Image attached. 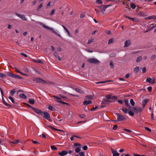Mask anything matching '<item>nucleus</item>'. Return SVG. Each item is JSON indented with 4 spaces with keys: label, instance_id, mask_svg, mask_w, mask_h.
<instances>
[{
    "label": "nucleus",
    "instance_id": "obj_7",
    "mask_svg": "<svg viewBox=\"0 0 156 156\" xmlns=\"http://www.w3.org/2000/svg\"><path fill=\"white\" fill-rule=\"evenodd\" d=\"M15 14L17 16L22 19L24 21H27V19L24 15H21L17 13H16Z\"/></svg>",
    "mask_w": 156,
    "mask_h": 156
},
{
    "label": "nucleus",
    "instance_id": "obj_31",
    "mask_svg": "<svg viewBox=\"0 0 156 156\" xmlns=\"http://www.w3.org/2000/svg\"><path fill=\"white\" fill-rule=\"evenodd\" d=\"M34 62H36L41 63V64H43V62L40 59H38L37 60H34Z\"/></svg>",
    "mask_w": 156,
    "mask_h": 156
},
{
    "label": "nucleus",
    "instance_id": "obj_12",
    "mask_svg": "<svg viewBox=\"0 0 156 156\" xmlns=\"http://www.w3.org/2000/svg\"><path fill=\"white\" fill-rule=\"evenodd\" d=\"M110 5H102L100 7V9L102 11V12H104L105 11L106 8L108 7Z\"/></svg>",
    "mask_w": 156,
    "mask_h": 156
},
{
    "label": "nucleus",
    "instance_id": "obj_64",
    "mask_svg": "<svg viewBox=\"0 0 156 156\" xmlns=\"http://www.w3.org/2000/svg\"><path fill=\"white\" fill-rule=\"evenodd\" d=\"M134 155L135 156H147L145 155H140L139 154H135Z\"/></svg>",
    "mask_w": 156,
    "mask_h": 156
},
{
    "label": "nucleus",
    "instance_id": "obj_57",
    "mask_svg": "<svg viewBox=\"0 0 156 156\" xmlns=\"http://www.w3.org/2000/svg\"><path fill=\"white\" fill-rule=\"evenodd\" d=\"M109 65H110V67L112 68H113L114 67V65H113V63L112 62H110V63Z\"/></svg>",
    "mask_w": 156,
    "mask_h": 156
},
{
    "label": "nucleus",
    "instance_id": "obj_41",
    "mask_svg": "<svg viewBox=\"0 0 156 156\" xmlns=\"http://www.w3.org/2000/svg\"><path fill=\"white\" fill-rule=\"evenodd\" d=\"M132 20L135 22H139V20L137 18H132Z\"/></svg>",
    "mask_w": 156,
    "mask_h": 156
},
{
    "label": "nucleus",
    "instance_id": "obj_51",
    "mask_svg": "<svg viewBox=\"0 0 156 156\" xmlns=\"http://www.w3.org/2000/svg\"><path fill=\"white\" fill-rule=\"evenodd\" d=\"M79 153L80 156H83L85 154V152H81Z\"/></svg>",
    "mask_w": 156,
    "mask_h": 156
},
{
    "label": "nucleus",
    "instance_id": "obj_48",
    "mask_svg": "<svg viewBox=\"0 0 156 156\" xmlns=\"http://www.w3.org/2000/svg\"><path fill=\"white\" fill-rule=\"evenodd\" d=\"M98 108V106H96L95 107H93L91 109V111H94L96 110V109Z\"/></svg>",
    "mask_w": 156,
    "mask_h": 156
},
{
    "label": "nucleus",
    "instance_id": "obj_16",
    "mask_svg": "<svg viewBox=\"0 0 156 156\" xmlns=\"http://www.w3.org/2000/svg\"><path fill=\"white\" fill-rule=\"evenodd\" d=\"M92 102V101L90 100L88 101L85 100L83 102V104L85 105H90L91 104Z\"/></svg>",
    "mask_w": 156,
    "mask_h": 156
},
{
    "label": "nucleus",
    "instance_id": "obj_8",
    "mask_svg": "<svg viewBox=\"0 0 156 156\" xmlns=\"http://www.w3.org/2000/svg\"><path fill=\"white\" fill-rule=\"evenodd\" d=\"M39 23L41 26H42V27H43L44 28H45L46 29H48V30H53V29L52 28H51V27H48L47 26H46L43 23H42L41 22H39Z\"/></svg>",
    "mask_w": 156,
    "mask_h": 156
},
{
    "label": "nucleus",
    "instance_id": "obj_2",
    "mask_svg": "<svg viewBox=\"0 0 156 156\" xmlns=\"http://www.w3.org/2000/svg\"><path fill=\"white\" fill-rule=\"evenodd\" d=\"M7 75L8 76L11 77L15 79H22V77L20 76L19 75L16 74H13L12 73L8 72L7 73Z\"/></svg>",
    "mask_w": 156,
    "mask_h": 156
},
{
    "label": "nucleus",
    "instance_id": "obj_14",
    "mask_svg": "<svg viewBox=\"0 0 156 156\" xmlns=\"http://www.w3.org/2000/svg\"><path fill=\"white\" fill-rule=\"evenodd\" d=\"M2 103L5 106H6L7 107H11V105L7 103L4 100V98L3 97H2Z\"/></svg>",
    "mask_w": 156,
    "mask_h": 156
},
{
    "label": "nucleus",
    "instance_id": "obj_13",
    "mask_svg": "<svg viewBox=\"0 0 156 156\" xmlns=\"http://www.w3.org/2000/svg\"><path fill=\"white\" fill-rule=\"evenodd\" d=\"M131 44V42L130 40L126 41L124 42V47H127L129 46Z\"/></svg>",
    "mask_w": 156,
    "mask_h": 156
},
{
    "label": "nucleus",
    "instance_id": "obj_27",
    "mask_svg": "<svg viewBox=\"0 0 156 156\" xmlns=\"http://www.w3.org/2000/svg\"><path fill=\"white\" fill-rule=\"evenodd\" d=\"M62 27L67 32V33L68 35L69 36H70V33H69V31L67 30V29L66 28V27L65 26L62 25Z\"/></svg>",
    "mask_w": 156,
    "mask_h": 156
},
{
    "label": "nucleus",
    "instance_id": "obj_11",
    "mask_svg": "<svg viewBox=\"0 0 156 156\" xmlns=\"http://www.w3.org/2000/svg\"><path fill=\"white\" fill-rule=\"evenodd\" d=\"M24 104H25L27 106V107H29V108H32V109H33V110L35 112V113H36V112H37V111H37V110H38V109L36 108H34V107H32V106H31L30 105H29V104H27V103H24Z\"/></svg>",
    "mask_w": 156,
    "mask_h": 156
},
{
    "label": "nucleus",
    "instance_id": "obj_20",
    "mask_svg": "<svg viewBox=\"0 0 156 156\" xmlns=\"http://www.w3.org/2000/svg\"><path fill=\"white\" fill-rule=\"evenodd\" d=\"M35 100L33 98H30L29 99L28 102L30 104H34L35 103Z\"/></svg>",
    "mask_w": 156,
    "mask_h": 156
},
{
    "label": "nucleus",
    "instance_id": "obj_36",
    "mask_svg": "<svg viewBox=\"0 0 156 156\" xmlns=\"http://www.w3.org/2000/svg\"><path fill=\"white\" fill-rule=\"evenodd\" d=\"M19 142V140H15L14 141L11 142V143L13 144H17Z\"/></svg>",
    "mask_w": 156,
    "mask_h": 156
},
{
    "label": "nucleus",
    "instance_id": "obj_60",
    "mask_svg": "<svg viewBox=\"0 0 156 156\" xmlns=\"http://www.w3.org/2000/svg\"><path fill=\"white\" fill-rule=\"evenodd\" d=\"M87 148L88 147L87 145H85L83 147V149L85 151L87 150Z\"/></svg>",
    "mask_w": 156,
    "mask_h": 156
},
{
    "label": "nucleus",
    "instance_id": "obj_21",
    "mask_svg": "<svg viewBox=\"0 0 156 156\" xmlns=\"http://www.w3.org/2000/svg\"><path fill=\"white\" fill-rule=\"evenodd\" d=\"M14 69L18 73H20V74H22L24 76H27V75L21 72L16 67H14Z\"/></svg>",
    "mask_w": 156,
    "mask_h": 156
},
{
    "label": "nucleus",
    "instance_id": "obj_34",
    "mask_svg": "<svg viewBox=\"0 0 156 156\" xmlns=\"http://www.w3.org/2000/svg\"><path fill=\"white\" fill-rule=\"evenodd\" d=\"M43 7V4L42 3L41 4L37 7V11L39 12L40 9Z\"/></svg>",
    "mask_w": 156,
    "mask_h": 156
},
{
    "label": "nucleus",
    "instance_id": "obj_10",
    "mask_svg": "<svg viewBox=\"0 0 156 156\" xmlns=\"http://www.w3.org/2000/svg\"><path fill=\"white\" fill-rule=\"evenodd\" d=\"M155 79L152 80L151 78L150 77H148L146 80V81L150 83L154 84V83Z\"/></svg>",
    "mask_w": 156,
    "mask_h": 156
},
{
    "label": "nucleus",
    "instance_id": "obj_49",
    "mask_svg": "<svg viewBox=\"0 0 156 156\" xmlns=\"http://www.w3.org/2000/svg\"><path fill=\"white\" fill-rule=\"evenodd\" d=\"M147 89L148 91L149 92H151L152 90V87H147Z\"/></svg>",
    "mask_w": 156,
    "mask_h": 156
},
{
    "label": "nucleus",
    "instance_id": "obj_59",
    "mask_svg": "<svg viewBox=\"0 0 156 156\" xmlns=\"http://www.w3.org/2000/svg\"><path fill=\"white\" fill-rule=\"evenodd\" d=\"M118 128V126L115 125L113 127L112 129L114 130H116Z\"/></svg>",
    "mask_w": 156,
    "mask_h": 156
},
{
    "label": "nucleus",
    "instance_id": "obj_58",
    "mask_svg": "<svg viewBox=\"0 0 156 156\" xmlns=\"http://www.w3.org/2000/svg\"><path fill=\"white\" fill-rule=\"evenodd\" d=\"M113 42V38H111L110 39L108 42V44H111Z\"/></svg>",
    "mask_w": 156,
    "mask_h": 156
},
{
    "label": "nucleus",
    "instance_id": "obj_3",
    "mask_svg": "<svg viewBox=\"0 0 156 156\" xmlns=\"http://www.w3.org/2000/svg\"><path fill=\"white\" fill-rule=\"evenodd\" d=\"M33 80L35 81L36 83H41L43 84H45L46 83V82L43 79L38 77L34 78Z\"/></svg>",
    "mask_w": 156,
    "mask_h": 156
},
{
    "label": "nucleus",
    "instance_id": "obj_9",
    "mask_svg": "<svg viewBox=\"0 0 156 156\" xmlns=\"http://www.w3.org/2000/svg\"><path fill=\"white\" fill-rule=\"evenodd\" d=\"M68 153V151H63L61 152H59L58 154L60 156H64L67 155Z\"/></svg>",
    "mask_w": 156,
    "mask_h": 156
},
{
    "label": "nucleus",
    "instance_id": "obj_18",
    "mask_svg": "<svg viewBox=\"0 0 156 156\" xmlns=\"http://www.w3.org/2000/svg\"><path fill=\"white\" fill-rule=\"evenodd\" d=\"M46 126H47V127H48L49 128H50V129H52V130H57V131H62L61 130H60L59 129H56L51 126L46 125Z\"/></svg>",
    "mask_w": 156,
    "mask_h": 156
},
{
    "label": "nucleus",
    "instance_id": "obj_43",
    "mask_svg": "<svg viewBox=\"0 0 156 156\" xmlns=\"http://www.w3.org/2000/svg\"><path fill=\"white\" fill-rule=\"evenodd\" d=\"M51 149L52 150H57V148L54 145H51Z\"/></svg>",
    "mask_w": 156,
    "mask_h": 156
},
{
    "label": "nucleus",
    "instance_id": "obj_6",
    "mask_svg": "<svg viewBox=\"0 0 156 156\" xmlns=\"http://www.w3.org/2000/svg\"><path fill=\"white\" fill-rule=\"evenodd\" d=\"M116 114L117 116V120L119 121L125 120L126 119L124 116L120 114L119 113H116Z\"/></svg>",
    "mask_w": 156,
    "mask_h": 156
},
{
    "label": "nucleus",
    "instance_id": "obj_22",
    "mask_svg": "<svg viewBox=\"0 0 156 156\" xmlns=\"http://www.w3.org/2000/svg\"><path fill=\"white\" fill-rule=\"evenodd\" d=\"M20 97L23 99H26L27 98V97L26 95L24 94H21L19 95Z\"/></svg>",
    "mask_w": 156,
    "mask_h": 156
},
{
    "label": "nucleus",
    "instance_id": "obj_35",
    "mask_svg": "<svg viewBox=\"0 0 156 156\" xmlns=\"http://www.w3.org/2000/svg\"><path fill=\"white\" fill-rule=\"evenodd\" d=\"M8 98L13 103H15V101L14 100V98L12 97L9 96L8 97Z\"/></svg>",
    "mask_w": 156,
    "mask_h": 156
},
{
    "label": "nucleus",
    "instance_id": "obj_55",
    "mask_svg": "<svg viewBox=\"0 0 156 156\" xmlns=\"http://www.w3.org/2000/svg\"><path fill=\"white\" fill-rule=\"evenodd\" d=\"M55 11L54 9H53L52 10L51 12L50 13V15L51 16L53 15L55 13Z\"/></svg>",
    "mask_w": 156,
    "mask_h": 156
},
{
    "label": "nucleus",
    "instance_id": "obj_45",
    "mask_svg": "<svg viewBox=\"0 0 156 156\" xmlns=\"http://www.w3.org/2000/svg\"><path fill=\"white\" fill-rule=\"evenodd\" d=\"M116 55V54L115 53H112L109 55V56L111 57H115Z\"/></svg>",
    "mask_w": 156,
    "mask_h": 156
},
{
    "label": "nucleus",
    "instance_id": "obj_50",
    "mask_svg": "<svg viewBox=\"0 0 156 156\" xmlns=\"http://www.w3.org/2000/svg\"><path fill=\"white\" fill-rule=\"evenodd\" d=\"M51 2H50L47 4L46 6V8L47 9L49 8H50V5H51Z\"/></svg>",
    "mask_w": 156,
    "mask_h": 156
},
{
    "label": "nucleus",
    "instance_id": "obj_15",
    "mask_svg": "<svg viewBox=\"0 0 156 156\" xmlns=\"http://www.w3.org/2000/svg\"><path fill=\"white\" fill-rule=\"evenodd\" d=\"M149 101V99H144L142 102V105L143 108H144L145 107V105Z\"/></svg>",
    "mask_w": 156,
    "mask_h": 156
},
{
    "label": "nucleus",
    "instance_id": "obj_17",
    "mask_svg": "<svg viewBox=\"0 0 156 156\" xmlns=\"http://www.w3.org/2000/svg\"><path fill=\"white\" fill-rule=\"evenodd\" d=\"M125 103L126 105L128 108L129 109L130 108V107H131L130 105L128 103V101L127 99L124 100Z\"/></svg>",
    "mask_w": 156,
    "mask_h": 156
},
{
    "label": "nucleus",
    "instance_id": "obj_63",
    "mask_svg": "<svg viewBox=\"0 0 156 156\" xmlns=\"http://www.w3.org/2000/svg\"><path fill=\"white\" fill-rule=\"evenodd\" d=\"M80 117L82 118H84L85 117V115L83 114L80 115Z\"/></svg>",
    "mask_w": 156,
    "mask_h": 156
},
{
    "label": "nucleus",
    "instance_id": "obj_28",
    "mask_svg": "<svg viewBox=\"0 0 156 156\" xmlns=\"http://www.w3.org/2000/svg\"><path fill=\"white\" fill-rule=\"evenodd\" d=\"M16 92V89H13L11 91L10 94L12 96H13Z\"/></svg>",
    "mask_w": 156,
    "mask_h": 156
},
{
    "label": "nucleus",
    "instance_id": "obj_29",
    "mask_svg": "<svg viewBox=\"0 0 156 156\" xmlns=\"http://www.w3.org/2000/svg\"><path fill=\"white\" fill-rule=\"evenodd\" d=\"M130 7L133 9H135L136 6L135 5V4L134 3H132L130 4Z\"/></svg>",
    "mask_w": 156,
    "mask_h": 156
},
{
    "label": "nucleus",
    "instance_id": "obj_5",
    "mask_svg": "<svg viewBox=\"0 0 156 156\" xmlns=\"http://www.w3.org/2000/svg\"><path fill=\"white\" fill-rule=\"evenodd\" d=\"M87 61L90 63H94L96 64H98L100 63L99 61L94 58H89L88 59Z\"/></svg>",
    "mask_w": 156,
    "mask_h": 156
},
{
    "label": "nucleus",
    "instance_id": "obj_39",
    "mask_svg": "<svg viewBox=\"0 0 156 156\" xmlns=\"http://www.w3.org/2000/svg\"><path fill=\"white\" fill-rule=\"evenodd\" d=\"M130 103L131 105L132 106H134L135 103L134 102V101L133 100V99H130Z\"/></svg>",
    "mask_w": 156,
    "mask_h": 156
},
{
    "label": "nucleus",
    "instance_id": "obj_23",
    "mask_svg": "<svg viewBox=\"0 0 156 156\" xmlns=\"http://www.w3.org/2000/svg\"><path fill=\"white\" fill-rule=\"evenodd\" d=\"M75 90L76 91L81 94H83L84 93V92L83 91L78 88H75Z\"/></svg>",
    "mask_w": 156,
    "mask_h": 156
},
{
    "label": "nucleus",
    "instance_id": "obj_40",
    "mask_svg": "<svg viewBox=\"0 0 156 156\" xmlns=\"http://www.w3.org/2000/svg\"><path fill=\"white\" fill-rule=\"evenodd\" d=\"M86 97L87 98H86V99H92L93 98V96L91 95H87Z\"/></svg>",
    "mask_w": 156,
    "mask_h": 156
},
{
    "label": "nucleus",
    "instance_id": "obj_42",
    "mask_svg": "<svg viewBox=\"0 0 156 156\" xmlns=\"http://www.w3.org/2000/svg\"><path fill=\"white\" fill-rule=\"evenodd\" d=\"M128 113L129 115L131 116H134V113L133 112L131 111V110H130V111L128 112Z\"/></svg>",
    "mask_w": 156,
    "mask_h": 156
},
{
    "label": "nucleus",
    "instance_id": "obj_46",
    "mask_svg": "<svg viewBox=\"0 0 156 156\" xmlns=\"http://www.w3.org/2000/svg\"><path fill=\"white\" fill-rule=\"evenodd\" d=\"M156 57V55H153L151 56V61L153 60Z\"/></svg>",
    "mask_w": 156,
    "mask_h": 156
},
{
    "label": "nucleus",
    "instance_id": "obj_61",
    "mask_svg": "<svg viewBox=\"0 0 156 156\" xmlns=\"http://www.w3.org/2000/svg\"><path fill=\"white\" fill-rule=\"evenodd\" d=\"M60 102V103H62V104H64V105H69V104L68 103H67L66 102H64V101H59Z\"/></svg>",
    "mask_w": 156,
    "mask_h": 156
},
{
    "label": "nucleus",
    "instance_id": "obj_47",
    "mask_svg": "<svg viewBox=\"0 0 156 156\" xmlns=\"http://www.w3.org/2000/svg\"><path fill=\"white\" fill-rule=\"evenodd\" d=\"M93 39H90L88 40V42L87 43V44H89L90 43H91L93 41Z\"/></svg>",
    "mask_w": 156,
    "mask_h": 156
},
{
    "label": "nucleus",
    "instance_id": "obj_1",
    "mask_svg": "<svg viewBox=\"0 0 156 156\" xmlns=\"http://www.w3.org/2000/svg\"><path fill=\"white\" fill-rule=\"evenodd\" d=\"M36 111V113L40 115H43V117L44 118L48 121L50 120V116L48 113L46 112H43L41 110L39 109H38Z\"/></svg>",
    "mask_w": 156,
    "mask_h": 156
},
{
    "label": "nucleus",
    "instance_id": "obj_32",
    "mask_svg": "<svg viewBox=\"0 0 156 156\" xmlns=\"http://www.w3.org/2000/svg\"><path fill=\"white\" fill-rule=\"evenodd\" d=\"M139 66H136L134 69V72L135 73H137L139 71Z\"/></svg>",
    "mask_w": 156,
    "mask_h": 156
},
{
    "label": "nucleus",
    "instance_id": "obj_52",
    "mask_svg": "<svg viewBox=\"0 0 156 156\" xmlns=\"http://www.w3.org/2000/svg\"><path fill=\"white\" fill-rule=\"evenodd\" d=\"M141 69L143 73H144L146 72V69L145 67L142 68Z\"/></svg>",
    "mask_w": 156,
    "mask_h": 156
},
{
    "label": "nucleus",
    "instance_id": "obj_62",
    "mask_svg": "<svg viewBox=\"0 0 156 156\" xmlns=\"http://www.w3.org/2000/svg\"><path fill=\"white\" fill-rule=\"evenodd\" d=\"M119 154L118 152H116L115 153H113V156H119Z\"/></svg>",
    "mask_w": 156,
    "mask_h": 156
},
{
    "label": "nucleus",
    "instance_id": "obj_54",
    "mask_svg": "<svg viewBox=\"0 0 156 156\" xmlns=\"http://www.w3.org/2000/svg\"><path fill=\"white\" fill-rule=\"evenodd\" d=\"M123 130L129 133H131L132 132V131L131 130L127 129H123Z\"/></svg>",
    "mask_w": 156,
    "mask_h": 156
},
{
    "label": "nucleus",
    "instance_id": "obj_30",
    "mask_svg": "<svg viewBox=\"0 0 156 156\" xmlns=\"http://www.w3.org/2000/svg\"><path fill=\"white\" fill-rule=\"evenodd\" d=\"M48 108L49 110L52 111H54L55 110V108L51 105H50L49 106Z\"/></svg>",
    "mask_w": 156,
    "mask_h": 156
},
{
    "label": "nucleus",
    "instance_id": "obj_38",
    "mask_svg": "<svg viewBox=\"0 0 156 156\" xmlns=\"http://www.w3.org/2000/svg\"><path fill=\"white\" fill-rule=\"evenodd\" d=\"M6 76V75L2 73H0V77L1 78H4Z\"/></svg>",
    "mask_w": 156,
    "mask_h": 156
},
{
    "label": "nucleus",
    "instance_id": "obj_53",
    "mask_svg": "<svg viewBox=\"0 0 156 156\" xmlns=\"http://www.w3.org/2000/svg\"><path fill=\"white\" fill-rule=\"evenodd\" d=\"M23 70L26 73H28L29 72V69L26 67H25L23 68Z\"/></svg>",
    "mask_w": 156,
    "mask_h": 156
},
{
    "label": "nucleus",
    "instance_id": "obj_24",
    "mask_svg": "<svg viewBox=\"0 0 156 156\" xmlns=\"http://www.w3.org/2000/svg\"><path fill=\"white\" fill-rule=\"evenodd\" d=\"M129 109H127V108H122V110L125 113H127L128 112V111Z\"/></svg>",
    "mask_w": 156,
    "mask_h": 156
},
{
    "label": "nucleus",
    "instance_id": "obj_37",
    "mask_svg": "<svg viewBox=\"0 0 156 156\" xmlns=\"http://www.w3.org/2000/svg\"><path fill=\"white\" fill-rule=\"evenodd\" d=\"M156 17V16L154 15H153V16H148L145 18V19L146 20H150L151 19L154 18V17Z\"/></svg>",
    "mask_w": 156,
    "mask_h": 156
},
{
    "label": "nucleus",
    "instance_id": "obj_25",
    "mask_svg": "<svg viewBox=\"0 0 156 156\" xmlns=\"http://www.w3.org/2000/svg\"><path fill=\"white\" fill-rule=\"evenodd\" d=\"M142 59V57L141 56H138L136 58V62H139L141 61Z\"/></svg>",
    "mask_w": 156,
    "mask_h": 156
},
{
    "label": "nucleus",
    "instance_id": "obj_56",
    "mask_svg": "<svg viewBox=\"0 0 156 156\" xmlns=\"http://www.w3.org/2000/svg\"><path fill=\"white\" fill-rule=\"evenodd\" d=\"M145 129L146 130L148 131L149 132H151L152 131L151 129H150L148 127H145Z\"/></svg>",
    "mask_w": 156,
    "mask_h": 156
},
{
    "label": "nucleus",
    "instance_id": "obj_33",
    "mask_svg": "<svg viewBox=\"0 0 156 156\" xmlns=\"http://www.w3.org/2000/svg\"><path fill=\"white\" fill-rule=\"evenodd\" d=\"M81 151L80 147H77L75 150V152L79 153Z\"/></svg>",
    "mask_w": 156,
    "mask_h": 156
},
{
    "label": "nucleus",
    "instance_id": "obj_44",
    "mask_svg": "<svg viewBox=\"0 0 156 156\" xmlns=\"http://www.w3.org/2000/svg\"><path fill=\"white\" fill-rule=\"evenodd\" d=\"M96 3L101 5L103 4V2L101 0H97L96 1Z\"/></svg>",
    "mask_w": 156,
    "mask_h": 156
},
{
    "label": "nucleus",
    "instance_id": "obj_4",
    "mask_svg": "<svg viewBox=\"0 0 156 156\" xmlns=\"http://www.w3.org/2000/svg\"><path fill=\"white\" fill-rule=\"evenodd\" d=\"M106 98L107 99H111L112 102H114L115 100L118 99V97L116 96H112L111 94H108L106 96Z\"/></svg>",
    "mask_w": 156,
    "mask_h": 156
},
{
    "label": "nucleus",
    "instance_id": "obj_26",
    "mask_svg": "<svg viewBox=\"0 0 156 156\" xmlns=\"http://www.w3.org/2000/svg\"><path fill=\"white\" fill-rule=\"evenodd\" d=\"M53 97L55 99L57 100V102L60 103V101H61V98L59 97H58L57 96H53Z\"/></svg>",
    "mask_w": 156,
    "mask_h": 156
},
{
    "label": "nucleus",
    "instance_id": "obj_19",
    "mask_svg": "<svg viewBox=\"0 0 156 156\" xmlns=\"http://www.w3.org/2000/svg\"><path fill=\"white\" fill-rule=\"evenodd\" d=\"M129 110H132L133 111H134L136 113L138 112V109H137L135 107H130V108L129 109Z\"/></svg>",
    "mask_w": 156,
    "mask_h": 156
}]
</instances>
